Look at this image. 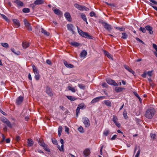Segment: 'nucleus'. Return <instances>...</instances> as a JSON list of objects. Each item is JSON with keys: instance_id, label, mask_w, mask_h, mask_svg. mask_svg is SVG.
<instances>
[{"instance_id": "nucleus-1", "label": "nucleus", "mask_w": 157, "mask_h": 157, "mask_svg": "<svg viewBox=\"0 0 157 157\" xmlns=\"http://www.w3.org/2000/svg\"><path fill=\"white\" fill-rule=\"evenodd\" d=\"M155 113V110L154 108L150 107L146 111L145 116L148 119H151L152 118Z\"/></svg>"}, {"instance_id": "nucleus-2", "label": "nucleus", "mask_w": 157, "mask_h": 157, "mask_svg": "<svg viewBox=\"0 0 157 157\" xmlns=\"http://www.w3.org/2000/svg\"><path fill=\"white\" fill-rule=\"evenodd\" d=\"M77 27L78 32L80 35L82 36L88 38L90 39H93V36L90 35L88 33L83 32L82 30L80 29L78 26H77Z\"/></svg>"}, {"instance_id": "nucleus-3", "label": "nucleus", "mask_w": 157, "mask_h": 157, "mask_svg": "<svg viewBox=\"0 0 157 157\" xmlns=\"http://www.w3.org/2000/svg\"><path fill=\"white\" fill-rule=\"evenodd\" d=\"M32 67L33 71L35 75V78L36 80H38L40 78L39 71L38 70L37 68L33 64L32 65Z\"/></svg>"}, {"instance_id": "nucleus-4", "label": "nucleus", "mask_w": 157, "mask_h": 157, "mask_svg": "<svg viewBox=\"0 0 157 157\" xmlns=\"http://www.w3.org/2000/svg\"><path fill=\"white\" fill-rule=\"evenodd\" d=\"M101 23L102 24L104 28L109 31H110L113 29L111 26L106 22L102 21L101 22Z\"/></svg>"}, {"instance_id": "nucleus-5", "label": "nucleus", "mask_w": 157, "mask_h": 157, "mask_svg": "<svg viewBox=\"0 0 157 157\" xmlns=\"http://www.w3.org/2000/svg\"><path fill=\"white\" fill-rule=\"evenodd\" d=\"M82 121L86 127H89L90 125V120L88 118L85 117L82 118Z\"/></svg>"}, {"instance_id": "nucleus-6", "label": "nucleus", "mask_w": 157, "mask_h": 157, "mask_svg": "<svg viewBox=\"0 0 157 157\" xmlns=\"http://www.w3.org/2000/svg\"><path fill=\"white\" fill-rule=\"evenodd\" d=\"M23 21L27 29L29 31H32V28L30 24L27 21V20L26 19H24Z\"/></svg>"}, {"instance_id": "nucleus-7", "label": "nucleus", "mask_w": 157, "mask_h": 157, "mask_svg": "<svg viewBox=\"0 0 157 157\" xmlns=\"http://www.w3.org/2000/svg\"><path fill=\"white\" fill-rule=\"evenodd\" d=\"M107 82L109 84L117 86L118 85L113 80L109 78H108L106 79Z\"/></svg>"}, {"instance_id": "nucleus-8", "label": "nucleus", "mask_w": 157, "mask_h": 157, "mask_svg": "<svg viewBox=\"0 0 157 157\" xmlns=\"http://www.w3.org/2000/svg\"><path fill=\"white\" fill-rule=\"evenodd\" d=\"M67 27L68 30L72 32L73 34H75V32L74 29L75 28L74 26L72 24H68L67 25Z\"/></svg>"}, {"instance_id": "nucleus-9", "label": "nucleus", "mask_w": 157, "mask_h": 157, "mask_svg": "<svg viewBox=\"0 0 157 157\" xmlns=\"http://www.w3.org/2000/svg\"><path fill=\"white\" fill-rule=\"evenodd\" d=\"M112 120L116 125L118 128H119L121 126L120 124L118 123L117 122L118 118L116 116H113V118Z\"/></svg>"}, {"instance_id": "nucleus-10", "label": "nucleus", "mask_w": 157, "mask_h": 157, "mask_svg": "<svg viewBox=\"0 0 157 157\" xmlns=\"http://www.w3.org/2000/svg\"><path fill=\"white\" fill-rule=\"evenodd\" d=\"M104 96H99L93 99L91 101V103L93 104L98 101L101 99L105 98Z\"/></svg>"}, {"instance_id": "nucleus-11", "label": "nucleus", "mask_w": 157, "mask_h": 157, "mask_svg": "<svg viewBox=\"0 0 157 157\" xmlns=\"http://www.w3.org/2000/svg\"><path fill=\"white\" fill-rule=\"evenodd\" d=\"M24 98L22 96H20L16 100V103L17 105H19L22 102Z\"/></svg>"}, {"instance_id": "nucleus-12", "label": "nucleus", "mask_w": 157, "mask_h": 157, "mask_svg": "<svg viewBox=\"0 0 157 157\" xmlns=\"http://www.w3.org/2000/svg\"><path fill=\"white\" fill-rule=\"evenodd\" d=\"M147 30L148 31L149 33L150 34H152L153 33V28L150 26L147 25L145 27Z\"/></svg>"}, {"instance_id": "nucleus-13", "label": "nucleus", "mask_w": 157, "mask_h": 157, "mask_svg": "<svg viewBox=\"0 0 157 157\" xmlns=\"http://www.w3.org/2000/svg\"><path fill=\"white\" fill-rule=\"evenodd\" d=\"M13 21L14 25L15 28H18L20 26V24L18 20L16 19H13Z\"/></svg>"}, {"instance_id": "nucleus-14", "label": "nucleus", "mask_w": 157, "mask_h": 157, "mask_svg": "<svg viewBox=\"0 0 157 157\" xmlns=\"http://www.w3.org/2000/svg\"><path fill=\"white\" fill-rule=\"evenodd\" d=\"M63 63L65 66L68 68H72L74 67V66L69 63H68L67 61L64 60Z\"/></svg>"}, {"instance_id": "nucleus-15", "label": "nucleus", "mask_w": 157, "mask_h": 157, "mask_svg": "<svg viewBox=\"0 0 157 157\" xmlns=\"http://www.w3.org/2000/svg\"><path fill=\"white\" fill-rule=\"evenodd\" d=\"M64 16L67 20L69 21H71L72 20L71 15L69 13L66 12L64 13Z\"/></svg>"}, {"instance_id": "nucleus-16", "label": "nucleus", "mask_w": 157, "mask_h": 157, "mask_svg": "<svg viewBox=\"0 0 157 157\" xmlns=\"http://www.w3.org/2000/svg\"><path fill=\"white\" fill-rule=\"evenodd\" d=\"M46 93L50 96L51 97L53 95L50 87L48 86L46 87Z\"/></svg>"}, {"instance_id": "nucleus-17", "label": "nucleus", "mask_w": 157, "mask_h": 157, "mask_svg": "<svg viewBox=\"0 0 157 157\" xmlns=\"http://www.w3.org/2000/svg\"><path fill=\"white\" fill-rule=\"evenodd\" d=\"M44 2V0H36L33 2V4L36 5L43 4Z\"/></svg>"}, {"instance_id": "nucleus-18", "label": "nucleus", "mask_w": 157, "mask_h": 157, "mask_svg": "<svg viewBox=\"0 0 157 157\" xmlns=\"http://www.w3.org/2000/svg\"><path fill=\"white\" fill-rule=\"evenodd\" d=\"M14 2L17 4L18 6H22L24 5L23 3L20 0H16L14 1Z\"/></svg>"}, {"instance_id": "nucleus-19", "label": "nucleus", "mask_w": 157, "mask_h": 157, "mask_svg": "<svg viewBox=\"0 0 157 157\" xmlns=\"http://www.w3.org/2000/svg\"><path fill=\"white\" fill-rule=\"evenodd\" d=\"M83 153L85 156H88L90 153V151L89 149L88 148L85 149L83 151Z\"/></svg>"}, {"instance_id": "nucleus-20", "label": "nucleus", "mask_w": 157, "mask_h": 157, "mask_svg": "<svg viewBox=\"0 0 157 157\" xmlns=\"http://www.w3.org/2000/svg\"><path fill=\"white\" fill-rule=\"evenodd\" d=\"M41 33L44 34V35L47 36H49V35L50 33L44 30V28H41Z\"/></svg>"}, {"instance_id": "nucleus-21", "label": "nucleus", "mask_w": 157, "mask_h": 157, "mask_svg": "<svg viewBox=\"0 0 157 157\" xmlns=\"http://www.w3.org/2000/svg\"><path fill=\"white\" fill-rule=\"evenodd\" d=\"M104 104L107 106L111 107L112 106V103L111 101L109 100H105L104 101Z\"/></svg>"}, {"instance_id": "nucleus-22", "label": "nucleus", "mask_w": 157, "mask_h": 157, "mask_svg": "<svg viewBox=\"0 0 157 157\" xmlns=\"http://www.w3.org/2000/svg\"><path fill=\"white\" fill-rule=\"evenodd\" d=\"M27 140L28 146L29 147L32 146L34 144V142L33 140L31 139H28Z\"/></svg>"}, {"instance_id": "nucleus-23", "label": "nucleus", "mask_w": 157, "mask_h": 157, "mask_svg": "<svg viewBox=\"0 0 157 157\" xmlns=\"http://www.w3.org/2000/svg\"><path fill=\"white\" fill-rule=\"evenodd\" d=\"M87 54V52L85 50H83L80 53V56L81 57H85Z\"/></svg>"}, {"instance_id": "nucleus-24", "label": "nucleus", "mask_w": 157, "mask_h": 157, "mask_svg": "<svg viewBox=\"0 0 157 157\" xmlns=\"http://www.w3.org/2000/svg\"><path fill=\"white\" fill-rule=\"evenodd\" d=\"M54 13L58 15H60L62 13L61 11L59 9H56L53 10Z\"/></svg>"}, {"instance_id": "nucleus-25", "label": "nucleus", "mask_w": 157, "mask_h": 157, "mask_svg": "<svg viewBox=\"0 0 157 157\" xmlns=\"http://www.w3.org/2000/svg\"><path fill=\"white\" fill-rule=\"evenodd\" d=\"M66 97L69 100H70L71 101H74L76 100L77 98L74 97L70 96H67Z\"/></svg>"}, {"instance_id": "nucleus-26", "label": "nucleus", "mask_w": 157, "mask_h": 157, "mask_svg": "<svg viewBox=\"0 0 157 157\" xmlns=\"http://www.w3.org/2000/svg\"><path fill=\"white\" fill-rule=\"evenodd\" d=\"M23 48L25 49L29 46V43L26 42H23L22 43Z\"/></svg>"}, {"instance_id": "nucleus-27", "label": "nucleus", "mask_w": 157, "mask_h": 157, "mask_svg": "<svg viewBox=\"0 0 157 157\" xmlns=\"http://www.w3.org/2000/svg\"><path fill=\"white\" fill-rule=\"evenodd\" d=\"M125 89L123 88L116 87L115 88V91L117 92H119L122 91L123 90Z\"/></svg>"}, {"instance_id": "nucleus-28", "label": "nucleus", "mask_w": 157, "mask_h": 157, "mask_svg": "<svg viewBox=\"0 0 157 157\" xmlns=\"http://www.w3.org/2000/svg\"><path fill=\"white\" fill-rule=\"evenodd\" d=\"M70 44L71 45L75 47H78L80 45L79 43L75 41L72 42Z\"/></svg>"}, {"instance_id": "nucleus-29", "label": "nucleus", "mask_w": 157, "mask_h": 157, "mask_svg": "<svg viewBox=\"0 0 157 157\" xmlns=\"http://www.w3.org/2000/svg\"><path fill=\"white\" fill-rule=\"evenodd\" d=\"M104 53L105 55L108 58L112 59L111 55L107 51L104 50Z\"/></svg>"}, {"instance_id": "nucleus-30", "label": "nucleus", "mask_w": 157, "mask_h": 157, "mask_svg": "<svg viewBox=\"0 0 157 157\" xmlns=\"http://www.w3.org/2000/svg\"><path fill=\"white\" fill-rule=\"evenodd\" d=\"M74 6L76 8H77L78 10L82 11V6H81L77 4H74Z\"/></svg>"}, {"instance_id": "nucleus-31", "label": "nucleus", "mask_w": 157, "mask_h": 157, "mask_svg": "<svg viewBox=\"0 0 157 157\" xmlns=\"http://www.w3.org/2000/svg\"><path fill=\"white\" fill-rule=\"evenodd\" d=\"M38 142L39 145L42 147L45 144L43 140L42 139H39L38 141Z\"/></svg>"}, {"instance_id": "nucleus-32", "label": "nucleus", "mask_w": 157, "mask_h": 157, "mask_svg": "<svg viewBox=\"0 0 157 157\" xmlns=\"http://www.w3.org/2000/svg\"><path fill=\"white\" fill-rule=\"evenodd\" d=\"M42 147L46 151L48 152H50V150L48 147V146L47 145L45 144Z\"/></svg>"}, {"instance_id": "nucleus-33", "label": "nucleus", "mask_w": 157, "mask_h": 157, "mask_svg": "<svg viewBox=\"0 0 157 157\" xmlns=\"http://www.w3.org/2000/svg\"><path fill=\"white\" fill-rule=\"evenodd\" d=\"M124 67L129 72L131 73H132L134 74V72L132 70V69L129 68L128 66H124Z\"/></svg>"}, {"instance_id": "nucleus-34", "label": "nucleus", "mask_w": 157, "mask_h": 157, "mask_svg": "<svg viewBox=\"0 0 157 157\" xmlns=\"http://www.w3.org/2000/svg\"><path fill=\"white\" fill-rule=\"evenodd\" d=\"M62 128H63L61 126H59L58 128V134L59 136L61 135Z\"/></svg>"}, {"instance_id": "nucleus-35", "label": "nucleus", "mask_w": 157, "mask_h": 157, "mask_svg": "<svg viewBox=\"0 0 157 157\" xmlns=\"http://www.w3.org/2000/svg\"><path fill=\"white\" fill-rule=\"evenodd\" d=\"M81 18L84 21H86L87 19L84 13H81Z\"/></svg>"}, {"instance_id": "nucleus-36", "label": "nucleus", "mask_w": 157, "mask_h": 157, "mask_svg": "<svg viewBox=\"0 0 157 157\" xmlns=\"http://www.w3.org/2000/svg\"><path fill=\"white\" fill-rule=\"evenodd\" d=\"M64 145H61V146H60L59 145L57 146V147L58 148L59 150L60 151L63 152L64 149H63Z\"/></svg>"}, {"instance_id": "nucleus-37", "label": "nucleus", "mask_w": 157, "mask_h": 157, "mask_svg": "<svg viewBox=\"0 0 157 157\" xmlns=\"http://www.w3.org/2000/svg\"><path fill=\"white\" fill-rule=\"evenodd\" d=\"M122 36L121 37L122 38L124 39H126L128 38V35L126 34V33H122Z\"/></svg>"}, {"instance_id": "nucleus-38", "label": "nucleus", "mask_w": 157, "mask_h": 157, "mask_svg": "<svg viewBox=\"0 0 157 157\" xmlns=\"http://www.w3.org/2000/svg\"><path fill=\"white\" fill-rule=\"evenodd\" d=\"M78 107L81 109H83L84 108H86L85 105L84 103H81L79 104Z\"/></svg>"}, {"instance_id": "nucleus-39", "label": "nucleus", "mask_w": 157, "mask_h": 157, "mask_svg": "<svg viewBox=\"0 0 157 157\" xmlns=\"http://www.w3.org/2000/svg\"><path fill=\"white\" fill-rule=\"evenodd\" d=\"M1 45L2 46L6 48H7L9 47L8 44L6 43H1Z\"/></svg>"}, {"instance_id": "nucleus-40", "label": "nucleus", "mask_w": 157, "mask_h": 157, "mask_svg": "<svg viewBox=\"0 0 157 157\" xmlns=\"http://www.w3.org/2000/svg\"><path fill=\"white\" fill-rule=\"evenodd\" d=\"M67 88L69 90L73 92H76V90L75 89L70 86H68Z\"/></svg>"}, {"instance_id": "nucleus-41", "label": "nucleus", "mask_w": 157, "mask_h": 157, "mask_svg": "<svg viewBox=\"0 0 157 157\" xmlns=\"http://www.w3.org/2000/svg\"><path fill=\"white\" fill-rule=\"evenodd\" d=\"M22 11L25 13H28L30 12V10L28 8H24L23 9Z\"/></svg>"}, {"instance_id": "nucleus-42", "label": "nucleus", "mask_w": 157, "mask_h": 157, "mask_svg": "<svg viewBox=\"0 0 157 157\" xmlns=\"http://www.w3.org/2000/svg\"><path fill=\"white\" fill-rule=\"evenodd\" d=\"M80 108H79L78 107H77V108L76 110V117H78V114L80 113Z\"/></svg>"}, {"instance_id": "nucleus-43", "label": "nucleus", "mask_w": 157, "mask_h": 157, "mask_svg": "<svg viewBox=\"0 0 157 157\" xmlns=\"http://www.w3.org/2000/svg\"><path fill=\"white\" fill-rule=\"evenodd\" d=\"M139 30L140 31L142 32L143 33H146V29L145 28L140 27L139 29Z\"/></svg>"}, {"instance_id": "nucleus-44", "label": "nucleus", "mask_w": 157, "mask_h": 157, "mask_svg": "<svg viewBox=\"0 0 157 157\" xmlns=\"http://www.w3.org/2000/svg\"><path fill=\"white\" fill-rule=\"evenodd\" d=\"M110 131L108 130H105L103 132V134L105 136H107L109 133Z\"/></svg>"}, {"instance_id": "nucleus-45", "label": "nucleus", "mask_w": 157, "mask_h": 157, "mask_svg": "<svg viewBox=\"0 0 157 157\" xmlns=\"http://www.w3.org/2000/svg\"><path fill=\"white\" fill-rule=\"evenodd\" d=\"M1 15L2 17L5 19L6 21L8 22L9 21V19L8 18L4 15L3 14H1Z\"/></svg>"}, {"instance_id": "nucleus-46", "label": "nucleus", "mask_w": 157, "mask_h": 157, "mask_svg": "<svg viewBox=\"0 0 157 157\" xmlns=\"http://www.w3.org/2000/svg\"><path fill=\"white\" fill-rule=\"evenodd\" d=\"M78 86L80 88V89L84 90L85 89V86L82 84H78Z\"/></svg>"}, {"instance_id": "nucleus-47", "label": "nucleus", "mask_w": 157, "mask_h": 157, "mask_svg": "<svg viewBox=\"0 0 157 157\" xmlns=\"http://www.w3.org/2000/svg\"><path fill=\"white\" fill-rule=\"evenodd\" d=\"M78 130L79 132L82 133H83L84 132L83 128L82 126H80L78 128Z\"/></svg>"}, {"instance_id": "nucleus-48", "label": "nucleus", "mask_w": 157, "mask_h": 157, "mask_svg": "<svg viewBox=\"0 0 157 157\" xmlns=\"http://www.w3.org/2000/svg\"><path fill=\"white\" fill-rule=\"evenodd\" d=\"M82 11H83L84 10L88 11L89 10V8H88L84 6H82Z\"/></svg>"}, {"instance_id": "nucleus-49", "label": "nucleus", "mask_w": 157, "mask_h": 157, "mask_svg": "<svg viewBox=\"0 0 157 157\" xmlns=\"http://www.w3.org/2000/svg\"><path fill=\"white\" fill-rule=\"evenodd\" d=\"M123 115L125 119H126L128 118L127 115V112L126 111L124 110L123 112Z\"/></svg>"}, {"instance_id": "nucleus-50", "label": "nucleus", "mask_w": 157, "mask_h": 157, "mask_svg": "<svg viewBox=\"0 0 157 157\" xmlns=\"http://www.w3.org/2000/svg\"><path fill=\"white\" fill-rule=\"evenodd\" d=\"M11 51L15 54H17V55H19L20 54V52H17V53H16L15 52V50L13 48H11Z\"/></svg>"}, {"instance_id": "nucleus-51", "label": "nucleus", "mask_w": 157, "mask_h": 157, "mask_svg": "<svg viewBox=\"0 0 157 157\" xmlns=\"http://www.w3.org/2000/svg\"><path fill=\"white\" fill-rule=\"evenodd\" d=\"M6 124L7 125L10 127V128H12V125L11 123L8 120V121H7L6 123Z\"/></svg>"}, {"instance_id": "nucleus-52", "label": "nucleus", "mask_w": 157, "mask_h": 157, "mask_svg": "<svg viewBox=\"0 0 157 157\" xmlns=\"http://www.w3.org/2000/svg\"><path fill=\"white\" fill-rule=\"evenodd\" d=\"M52 142L53 143L55 144L56 145L57 144V141L56 140L55 138L52 139Z\"/></svg>"}, {"instance_id": "nucleus-53", "label": "nucleus", "mask_w": 157, "mask_h": 157, "mask_svg": "<svg viewBox=\"0 0 157 157\" xmlns=\"http://www.w3.org/2000/svg\"><path fill=\"white\" fill-rule=\"evenodd\" d=\"M90 17H93V16L96 17L95 13L94 11L91 12L90 13Z\"/></svg>"}, {"instance_id": "nucleus-54", "label": "nucleus", "mask_w": 157, "mask_h": 157, "mask_svg": "<svg viewBox=\"0 0 157 157\" xmlns=\"http://www.w3.org/2000/svg\"><path fill=\"white\" fill-rule=\"evenodd\" d=\"M152 46L153 48L155 50L156 52L157 53V45L155 44H153Z\"/></svg>"}, {"instance_id": "nucleus-55", "label": "nucleus", "mask_w": 157, "mask_h": 157, "mask_svg": "<svg viewBox=\"0 0 157 157\" xmlns=\"http://www.w3.org/2000/svg\"><path fill=\"white\" fill-rule=\"evenodd\" d=\"M149 5L151 6L155 10L157 11V7L153 6L152 3H150Z\"/></svg>"}, {"instance_id": "nucleus-56", "label": "nucleus", "mask_w": 157, "mask_h": 157, "mask_svg": "<svg viewBox=\"0 0 157 157\" xmlns=\"http://www.w3.org/2000/svg\"><path fill=\"white\" fill-rule=\"evenodd\" d=\"M8 120L6 118H2V121L4 123H5L6 124V122H7V121H8Z\"/></svg>"}, {"instance_id": "nucleus-57", "label": "nucleus", "mask_w": 157, "mask_h": 157, "mask_svg": "<svg viewBox=\"0 0 157 157\" xmlns=\"http://www.w3.org/2000/svg\"><path fill=\"white\" fill-rule=\"evenodd\" d=\"M21 139L20 137L18 136H16L15 138V140L17 141H19Z\"/></svg>"}, {"instance_id": "nucleus-58", "label": "nucleus", "mask_w": 157, "mask_h": 157, "mask_svg": "<svg viewBox=\"0 0 157 157\" xmlns=\"http://www.w3.org/2000/svg\"><path fill=\"white\" fill-rule=\"evenodd\" d=\"M140 152V150L139 149L137 151L135 157H139Z\"/></svg>"}, {"instance_id": "nucleus-59", "label": "nucleus", "mask_w": 157, "mask_h": 157, "mask_svg": "<svg viewBox=\"0 0 157 157\" xmlns=\"http://www.w3.org/2000/svg\"><path fill=\"white\" fill-rule=\"evenodd\" d=\"M65 132H67L68 133H69V128L66 126H65Z\"/></svg>"}, {"instance_id": "nucleus-60", "label": "nucleus", "mask_w": 157, "mask_h": 157, "mask_svg": "<svg viewBox=\"0 0 157 157\" xmlns=\"http://www.w3.org/2000/svg\"><path fill=\"white\" fill-rule=\"evenodd\" d=\"M136 39L137 41H139L140 42H141L143 44H144V42L143 41L140 40L139 38L136 37Z\"/></svg>"}, {"instance_id": "nucleus-61", "label": "nucleus", "mask_w": 157, "mask_h": 157, "mask_svg": "<svg viewBox=\"0 0 157 157\" xmlns=\"http://www.w3.org/2000/svg\"><path fill=\"white\" fill-rule=\"evenodd\" d=\"M150 136L151 138L154 139L155 138L156 135L155 134L151 133L150 134Z\"/></svg>"}, {"instance_id": "nucleus-62", "label": "nucleus", "mask_w": 157, "mask_h": 157, "mask_svg": "<svg viewBox=\"0 0 157 157\" xmlns=\"http://www.w3.org/2000/svg\"><path fill=\"white\" fill-rule=\"evenodd\" d=\"M152 71H149L147 73V74L149 76H151L152 75Z\"/></svg>"}, {"instance_id": "nucleus-63", "label": "nucleus", "mask_w": 157, "mask_h": 157, "mask_svg": "<svg viewBox=\"0 0 157 157\" xmlns=\"http://www.w3.org/2000/svg\"><path fill=\"white\" fill-rule=\"evenodd\" d=\"M46 63L49 65H51L52 64L51 61L49 59L47 60Z\"/></svg>"}, {"instance_id": "nucleus-64", "label": "nucleus", "mask_w": 157, "mask_h": 157, "mask_svg": "<svg viewBox=\"0 0 157 157\" xmlns=\"http://www.w3.org/2000/svg\"><path fill=\"white\" fill-rule=\"evenodd\" d=\"M147 73L144 72L143 74L141 75V76L144 78H145L146 77V75H147Z\"/></svg>"}]
</instances>
